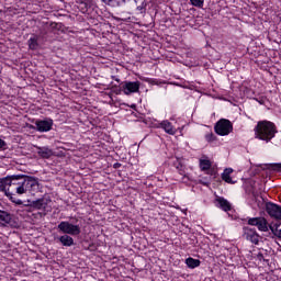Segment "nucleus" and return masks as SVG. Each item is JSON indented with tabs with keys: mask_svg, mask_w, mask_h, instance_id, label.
<instances>
[{
	"mask_svg": "<svg viewBox=\"0 0 281 281\" xmlns=\"http://www.w3.org/2000/svg\"><path fill=\"white\" fill-rule=\"evenodd\" d=\"M57 229L64 235L57 236L55 240L60 243L63 247H72V245H75V240L71 236H79V234H81V227L79 224H72L67 221L60 222Z\"/></svg>",
	"mask_w": 281,
	"mask_h": 281,
	"instance_id": "obj_1",
	"label": "nucleus"
},
{
	"mask_svg": "<svg viewBox=\"0 0 281 281\" xmlns=\"http://www.w3.org/2000/svg\"><path fill=\"white\" fill-rule=\"evenodd\" d=\"M278 133L277 126L270 121H260L255 127L256 138L269 143Z\"/></svg>",
	"mask_w": 281,
	"mask_h": 281,
	"instance_id": "obj_2",
	"label": "nucleus"
},
{
	"mask_svg": "<svg viewBox=\"0 0 281 281\" xmlns=\"http://www.w3.org/2000/svg\"><path fill=\"white\" fill-rule=\"evenodd\" d=\"M8 189L11 191V195L15 196L13 192L18 193V188L22 187L24 175H10L5 177Z\"/></svg>",
	"mask_w": 281,
	"mask_h": 281,
	"instance_id": "obj_3",
	"label": "nucleus"
},
{
	"mask_svg": "<svg viewBox=\"0 0 281 281\" xmlns=\"http://www.w3.org/2000/svg\"><path fill=\"white\" fill-rule=\"evenodd\" d=\"M54 121L50 117L36 120L35 126L31 125L30 128L36 130L40 133H47L53 130Z\"/></svg>",
	"mask_w": 281,
	"mask_h": 281,
	"instance_id": "obj_4",
	"label": "nucleus"
},
{
	"mask_svg": "<svg viewBox=\"0 0 281 281\" xmlns=\"http://www.w3.org/2000/svg\"><path fill=\"white\" fill-rule=\"evenodd\" d=\"M36 186H38V182L35 177L24 175L21 187L16 188L18 194H23L26 191H31Z\"/></svg>",
	"mask_w": 281,
	"mask_h": 281,
	"instance_id": "obj_5",
	"label": "nucleus"
},
{
	"mask_svg": "<svg viewBox=\"0 0 281 281\" xmlns=\"http://www.w3.org/2000/svg\"><path fill=\"white\" fill-rule=\"evenodd\" d=\"M50 200L48 199H37L31 203V205H25L24 210L25 212H32V209L34 210H42L43 212H50V207L48 206V203Z\"/></svg>",
	"mask_w": 281,
	"mask_h": 281,
	"instance_id": "obj_6",
	"label": "nucleus"
},
{
	"mask_svg": "<svg viewBox=\"0 0 281 281\" xmlns=\"http://www.w3.org/2000/svg\"><path fill=\"white\" fill-rule=\"evenodd\" d=\"M214 130L216 134L221 136H226L231 132H233V123L229 120L222 119L216 123Z\"/></svg>",
	"mask_w": 281,
	"mask_h": 281,
	"instance_id": "obj_7",
	"label": "nucleus"
},
{
	"mask_svg": "<svg viewBox=\"0 0 281 281\" xmlns=\"http://www.w3.org/2000/svg\"><path fill=\"white\" fill-rule=\"evenodd\" d=\"M139 88H140V82L139 81H124V82L121 83V90L126 95L139 92Z\"/></svg>",
	"mask_w": 281,
	"mask_h": 281,
	"instance_id": "obj_8",
	"label": "nucleus"
},
{
	"mask_svg": "<svg viewBox=\"0 0 281 281\" xmlns=\"http://www.w3.org/2000/svg\"><path fill=\"white\" fill-rule=\"evenodd\" d=\"M248 225L252 227H258L259 232H268V221L265 217H248Z\"/></svg>",
	"mask_w": 281,
	"mask_h": 281,
	"instance_id": "obj_9",
	"label": "nucleus"
},
{
	"mask_svg": "<svg viewBox=\"0 0 281 281\" xmlns=\"http://www.w3.org/2000/svg\"><path fill=\"white\" fill-rule=\"evenodd\" d=\"M243 236H244V238H246V240H249L254 245L259 244L260 235L257 233L256 228H250L248 226H244Z\"/></svg>",
	"mask_w": 281,
	"mask_h": 281,
	"instance_id": "obj_10",
	"label": "nucleus"
},
{
	"mask_svg": "<svg viewBox=\"0 0 281 281\" xmlns=\"http://www.w3.org/2000/svg\"><path fill=\"white\" fill-rule=\"evenodd\" d=\"M266 212L276 221H281V205L268 202L266 204Z\"/></svg>",
	"mask_w": 281,
	"mask_h": 281,
	"instance_id": "obj_11",
	"label": "nucleus"
},
{
	"mask_svg": "<svg viewBox=\"0 0 281 281\" xmlns=\"http://www.w3.org/2000/svg\"><path fill=\"white\" fill-rule=\"evenodd\" d=\"M0 191L4 192L5 195L14 202L16 205H22V201L11 195V190L8 187L7 177L0 178Z\"/></svg>",
	"mask_w": 281,
	"mask_h": 281,
	"instance_id": "obj_12",
	"label": "nucleus"
},
{
	"mask_svg": "<svg viewBox=\"0 0 281 281\" xmlns=\"http://www.w3.org/2000/svg\"><path fill=\"white\" fill-rule=\"evenodd\" d=\"M0 225L14 227L13 215L5 211H0Z\"/></svg>",
	"mask_w": 281,
	"mask_h": 281,
	"instance_id": "obj_13",
	"label": "nucleus"
},
{
	"mask_svg": "<svg viewBox=\"0 0 281 281\" xmlns=\"http://www.w3.org/2000/svg\"><path fill=\"white\" fill-rule=\"evenodd\" d=\"M204 158L200 159V168L202 171H207L209 175L214 176L216 172L214 169H212V161L207 159L206 156H203Z\"/></svg>",
	"mask_w": 281,
	"mask_h": 281,
	"instance_id": "obj_14",
	"label": "nucleus"
},
{
	"mask_svg": "<svg viewBox=\"0 0 281 281\" xmlns=\"http://www.w3.org/2000/svg\"><path fill=\"white\" fill-rule=\"evenodd\" d=\"M216 202L218 203V207L223 210V212H231L232 204L223 196H218L216 199Z\"/></svg>",
	"mask_w": 281,
	"mask_h": 281,
	"instance_id": "obj_15",
	"label": "nucleus"
},
{
	"mask_svg": "<svg viewBox=\"0 0 281 281\" xmlns=\"http://www.w3.org/2000/svg\"><path fill=\"white\" fill-rule=\"evenodd\" d=\"M160 127L166 131V133L170 135H175L177 133L176 128L173 127L172 123L169 121H164L160 123Z\"/></svg>",
	"mask_w": 281,
	"mask_h": 281,
	"instance_id": "obj_16",
	"label": "nucleus"
},
{
	"mask_svg": "<svg viewBox=\"0 0 281 281\" xmlns=\"http://www.w3.org/2000/svg\"><path fill=\"white\" fill-rule=\"evenodd\" d=\"M233 169L232 168H226L225 170H224V172L222 173V179L225 181V182H227V183H229V184H235L237 181H234L233 179H232V177H231V175L233 173Z\"/></svg>",
	"mask_w": 281,
	"mask_h": 281,
	"instance_id": "obj_17",
	"label": "nucleus"
},
{
	"mask_svg": "<svg viewBox=\"0 0 281 281\" xmlns=\"http://www.w3.org/2000/svg\"><path fill=\"white\" fill-rule=\"evenodd\" d=\"M38 40H40V36L38 35H33L29 41H27V44H29V48L31 50H36L40 45H38Z\"/></svg>",
	"mask_w": 281,
	"mask_h": 281,
	"instance_id": "obj_18",
	"label": "nucleus"
},
{
	"mask_svg": "<svg viewBox=\"0 0 281 281\" xmlns=\"http://www.w3.org/2000/svg\"><path fill=\"white\" fill-rule=\"evenodd\" d=\"M173 167L178 170V172L183 176L184 178L187 177L186 175V166L181 162V160L179 158H177L173 161Z\"/></svg>",
	"mask_w": 281,
	"mask_h": 281,
	"instance_id": "obj_19",
	"label": "nucleus"
},
{
	"mask_svg": "<svg viewBox=\"0 0 281 281\" xmlns=\"http://www.w3.org/2000/svg\"><path fill=\"white\" fill-rule=\"evenodd\" d=\"M37 154L45 159H48L52 157L53 151L52 149L47 148V147H40Z\"/></svg>",
	"mask_w": 281,
	"mask_h": 281,
	"instance_id": "obj_20",
	"label": "nucleus"
},
{
	"mask_svg": "<svg viewBox=\"0 0 281 281\" xmlns=\"http://www.w3.org/2000/svg\"><path fill=\"white\" fill-rule=\"evenodd\" d=\"M186 263L189 267V269H196V267H200L201 261L199 259L189 257V258H187Z\"/></svg>",
	"mask_w": 281,
	"mask_h": 281,
	"instance_id": "obj_21",
	"label": "nucleus"
},
{
	"mask_svg": "<svg viewBox=\"0 0 281 281\" xmlns=\"http://www.w3.org/2000/svg\"><path fill=\"white\" fill-rule=\"evenodd\" d=\"M104 3H106L110 7H121L124 3H126L127 0H102Z\"/></svg>",
	"mask_w": 281,
	"mask_h": 281,
	"instance_id": "obj_22",
	"label": "nucleus"
},
{
	"mask_svg": "<svg viewBox=\"0 0 281 281\" xmlns=\"http://www.w3.org/2000/svg\"><path fill=\"white\" fill-rule=\"evenodd\" d=\"M205 139H206V142L212 143V142L216 140L217 137L211 132L205 135Z\"/></svg>",
	"mask_w": 281,
	"mask_h": 281,
	"instance_id": "obj_23",
	"label": "nucleus"
},
{
	"mask_svg": "<svg viewBox=\"0 0 281 281\" xmlns=\"http://www.w3.org/2000/svg\"><path fill=\"white\" fill-rule=\"evenodd\" d=\"M192 5L196 7V8H202L204 4V0H190Z\"/></svg>",
	"mask_w": 281,
	"mask_h": 281,
	"instance_id": "obj_24",
	"label": "nucleus"
},
{
	"mask_svg": "<svg viewBox=\"0 0 281 281\" xmlns=\"http://www.w3.org/2000/svg\"><path fill=\"white\" fill-rule=\"evenodd\" d=\"M146 5H147L146 2H142V4L136 8L138 13H140V14L145 13L146 12Z\"/></svg>",
	"mask_w": 281,
	"mask_h": 281,
	"instance_id": "obj_25",
	"label": "nucleus"
},
{
	"mask_svg": "<svg viewBox=\"0 0 281 281\" xmlns=\"http://www.w3.org/2000/svg\"><path fill=\"white\" fill-rule=\"evenodd\" d=\"M7 146V143L0 138V150L4 149Z\"/></svg>",
	"mask_w": 281,
	"mask_h": 281,
	"instance_id": "obj_26",
	"label": "nucleus"
},
{
	"mask_svg": "<svg viewBox=\"0 0 281 281\" xmlns=\"http://www.w3.org/2000/svg\"><path fill=\"white\" fill-rule=\"evenodd\" d=\"M49 26H50L52 29H57V27H58V23H56V22H50Z\"/></svg>",
	"mask_w": 281,
	"mask_h": 281,
	"instance_id": "obj_27",
	"label": "nucleus"
},
{
	"mask_svg": "<svg viewBox=\"0 0 281 281\" xmlns=\"http://www.w3.org/2000/svg\"><path fill=\"white\" fill-rule=\"evenodd\" d=\"M274 235L278 236V238H281V229L277 228Z\"/></svg>",
	"mask_w": 281,
	"mask_h": 281,
	"instance_id": "obj_28",
	"label": "nucleus"
},
{
	"mask_svg": "<svg viewBox=\"0 0 281 281\" xmlns=\"http://www.w3.org/2000/svg\"><path fill=\"white\" fill-rule=\"evenodd\" d=\"M121 166H122V164L115 162V164L113 165V168H114V169H119Z\"/></svg>",
	"mask_w": 281,
	"mask_h": 281,
	"instance_id": "obj_29",
	"label": "nucleus"
},
{
	"mask_svg": "<svg viewBox=\"0 0 281 281\" xmlns=\"http://www.w3.org/2000/svg\"><path fill=\"white\" fill-rule=\"evenodd\" d=\"M258 259H259V260H265L263 254L259 252V254H258Z\"/></svg>",
	"mask_w": 281,
	"mask_h": 281,
	"instance_id": "obj_30",
	"label": "nucleus"
},
{
	"mask_svg": "<svg viewBox=\"0 0 281 281\" xmlns=\"http://www.w3.org/2000/svg\"><path fill=\"white\" fill-rule=\"evenodd\" d=\"M277 170L281 171V164L276 165Z\"/></svg>",
	"mask_w": 281,
	"mask_h": 281,
	"instance_id": "obj_31",
	"label": "nucleus"
},
{
	"mask_svg": "<svg viewBox=\"0 0 281 281\" xmlns=\"http://www.w3.org/2000/svg\"><path fill=\"white\" fill-rule=\"evenodd\" d=\"M254 198H255V200L257 201V199H258V195H257L256 193H254Z\"/></svg>",
	"mask_w": 281,
	"mask_h": 281,
	"instance_id": "obj_32",
	"label": "nucleus"
},
{
	"mask_svg": "<svg viewBox=\"0 0 281 281\" xmlns=\"http://www.w3.org/2000/svg\"><path fill=\"white\" fill-rule=\"evenodd\" d=\"M85 1H87V0H79V2H81V3H83Z\"/></svg>",
	"mask_w": 281,
	"mask_h": 281,
	"instance_id": "obj_33",
	"label": "nucleus"
},
{
	"mask_svg": "<svg viewBox=\"0 0 281 281\" xmlns=\"http://www.w3.org/2000/svg\"><path fill=\"white\" fill-rule=\"evenodd\" d=\"M76 223H78V218H75Z\"/></svg>",
	"mask_w": 281,
	"mask_h": 281,
	"instance_id": "obj_34",
	"label": "nucleus"
},
{
	"mask_svg": "<svg viewBox=\"0 0 281 281\" xmlns=\"http://www.w3.org/2000/svg\"><path fill=\"white\" fill-rule=\"evenodd\" d=\"M270 229H272V232H273V227L272 226L270 227Z\"/></svg>",
	"mask_w": 281,
	"mask_h": 281,
	"instance_id": "obj_35",
	"label": "nucleus"
},
{
	"mask_svg": "<svg viewBox=\"0 0 281 281\" xmlns=\"http://www.w3.org/2000/svg\"><path fill=\"white\" fill-rule=\"evenodd\" d=\"M145 81H149L148 79H146Z\"/></svg>",
	"mask_w": 281,
	"mask_h": 281,
	"instance_id": "obj_36",
	"label": "nucleus"
}]
</instances>
